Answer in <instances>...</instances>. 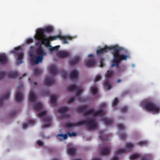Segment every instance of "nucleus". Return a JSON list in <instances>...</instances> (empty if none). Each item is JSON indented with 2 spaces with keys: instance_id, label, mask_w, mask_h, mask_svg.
<instances>
[{
  "instance_id": "1",
  "label": "nucleus",
  "mask_w": 160,
  "mask_h": 160,
  "mask_svg": "<svg viewBox=\"0 0 160 160\" xmlns=\"http://www.w3.org/2000/svg\"><path fill=\"white\" fill-rule=\"evenodd\" d=\"M109 51H112V53L114 57L111 67H116L118 68L120 62V48L117 45L106 46L103 48L98 49L97 51V55H100Z\"/></svg>"
},
{
  "instance_id": "2",
  "label": "nucleus",
  "mask_w": 160,
  "mask_h": 160,
  "mask_svg": "<svg viewBox=\"0 0 160 160\" xmlns=\"http://www.w3.org/2000/svg\"><path fill=\"white\" fill-rule=\"evenodd\" d=\"M53 31V28L50 26H48L45 28L41 29H38L37 30V35L36 38L39 40H41L43 43L46 47L50 46V42L49 38L44 34L45 32H51Z\"/></svg>"
},
{
  "instance_id": "3",
  "label": "nucleus",
  "mask_w": 160,
  "mask_h": 160,
  "mask_svg": "<svg viewBox=\"0 0 160 160\" xmlns=\"http://www.w3.org/2000/svg\"><path fill=\"white\" fill-rule=\"evenodd\" d=\"M84 124H87L88 128L90 130H93L97 128L96 121L92 118L86 119L75 123L67 122L65 125L68 128H70L72 127L79 126Z\"/></svg>"
},
{
  "instance_id": "4",
  "label": "nucleus",
  "mask_w": 160,
  "mask_h": 160,
  "mask_svg": "<svg viewBox=\"0 0 160 160\" xmlns=\"http://www.w3.org/2000/svg\"><path fill=\"white\" fill-rule=\"evenodd\" d=\"M46 52L40 46L36 50L35 55H33L32 52L30 53V57L31 63L36 64L42 63L43 59V57L46 56Z\"/></svg>"
},
{
  "instance_id": "5",
  "label": "nucleus",
  "mask_w": 160,
  "mask_h": 160,
  "mask_svg": "<svg viewBox=\"0 0 160 160\" xmlns=\"http://www.w3.org/2000/svg\"><path fill=\"white\" fill-rule=\"evenodd\" d=\"M47 112L46 111H44L38 113V116L39 117H44L43 121L46 123L42 126V128L49 127L51 124L52 118L50 116H46Z\"/></svg>"
},
{
  "instance_id": "6",
  "label": "nucleus",
  "mask_w": 160,
  "mask_h": 160,
  "mask_svg": "<svg viewBox=\"0 0 160 160\" xmlns=\"http://www.w3.org/2000/svg\"><path fill=\"white\" fill-rule=\"evenodd\" d=\"M144 108L148 111L154 112L156 113H158L160 110L159 108L153 102H146L144 104Z\"/></svg>"
},
{
  "instance_id": "7",
  "label": "nucleus",
  "mask_w": 160,
  "mask_h": 160,
  "mask_svg": "<svg viewBox=\"0 0 160 160\" xmlns=\"http://www.w3.org/2000/svg\"><path fill=\"white\" fill-rule=\"evenodd\" d=\"M14 50H12L10 51L12 53H16L18 54L17 58L18 62L17 64L18 65L23 62L22 59L23 58V54L22 52V49L21 47L15 48Z\"/></svg>"
},
{
  "instance_id": "8",
  "label": "nucleus",
  "mask_w": 160,
  "mask_h": 160,
  "mask_svg": "<svg viewBox=\"0 0 160 160\" xmlns=\"http://www.w3.org/2000/svg\"><path fill=\"white\" fill-rule=\"evenodd\" d=\"M103 113V111L102 109H99L96 112H95L94 109H90L83 112V115L85 117L90 115L91 114H92L94 116L96 117L98 116H101Z\"/></svg>"
},
{
  "instance_id": "9",
  "label": "nucleus",
  "mask_w": 160,
  "mask_h": 160,
  "mask_svg": "<svg viewBox=\"0 0 160 160\" xmlns=\"http://www.w3.org/2000/svg\"><path fill=\"white\" fill-rule=\"evenodd\" d=\"M113 75V72L109 70H108L105 75L106 80L104 82V85L105 88L108 90L110 89L111 88V85L109 80L110 79L112 78Z\"/></svg>"
},
{
  "instance_id": "10",
  "label": "nucleus",
  "mask_w": 160,
  "mask_h": 160,
  "mask_svg": "<svg viewBox=\"0 0 160 160\" xmlns=\"http://www.w3.org/2000/svg\"><path fill=\"white\" fill-rule=\"evenodd\" d=\"M130 58L129 52L128 50L123 47H121V62L126 61Z\"/></svg>"
},
{
  "instance_id": "11",
  "label": "nucleus",
  "mask_w": 160,
  "mask_h": 160,
  "mask_svg": "<svg viewBox=\"0 0 160 160\" xmlns=\"http://www.w3.org/2000/svg\"><path fill=\"white\" fill-rule=\"evenodd\" d=\"M68 108L67 107H63L59 108L58 109V112L59 113L62 114V118H69V115L68 114L65 113V112L68 111Z\"/></svg>"
},
{
  "instance_id": "12",
  "label": "nucleus",
  "mask_w": 160,
  "mask_h": 160,
  "mask_svg": "<svg viewBox=\"0 0 160 160\" xmlns=\"http://www.w3.org/2000/svg\"><path fill=\"white\" fill-rule=\"evenodd\" d=\"M111 150V148L109 145L104 144V147L101 149L100 153L102 155H107L109 154Z\"/></svg>"
},
{
  "instance_id": "13",
  "label": "nucleus",
  "mask_w": 160,
  "mask_h": 160,
  "mask_svg": "<svg viewBox=\"0 0 160 160\" xmlns=\"http://www.w3.org/2000/svg\"><path fill=\"white\" fill-rule=\"evenodd\" d=\"M50 41H53L57 39L58 38H59L60 39H63V42L64 43H68V42L67 40V39H71V37L69 36H62L60 35H58L53 37H51L49 38Z\"/></svg>"
},
{
  "instance_id": "14",
  "label": "nucleus",
  "mask_w": 160,
  "mask_h": 160,
  "mask_svg": "<svg viewBox=\"0 0 160 160\" xmlns=\"http://www.w3.org/2000/svg\"><path fill=\"white\" fill-rule=\"evenodd\" d=\"M126 149L121 148V155L122 153L127 152H130L134 147V144L131 142H127L125 144Z\"/></svg>"
},
{
  "instance_id": "15",
  "label": "nucleus",
  "mask_w": 160,
  "mask_h": 160,
  "mask_svg": "<svg viewBox=\"0 0 160 160\" xmlns=\"http://www.w3.org/2000/svg\"><path fill=\"white\" fill-rule=\"evenodd\" d=\"M55 80L54 79L51 77H46L44 81V84L47 86L52 85L54 84Z\"/></svg>"
},
{
  "instance_id": "16",
  "label": "nucleus",
  "mask_w": 160,
  "mask_h": 160,
  "mask_svg": "<svg viewBox=\"0 0 160 160\" xmlns=\"http://www.w3.org/2000/svg\"><path fill=\"white\" fill-rule=\"evenodd\" d=\"M78 89V90L77 91L75 95V97L78 98V100L81 102H84L86 101L87 100L86 98H83L80 97L82 91V88H80L79 89Z\"/></svg>"
},
{
  "instance_id": "17",
  "label": "nucleus",
  "mask_w": 160,
  "mask_h": 160,
  "mask_svg": "<svg viewBox=\"0 0 160 160\" xmlns=\"http://www.w3.org/2000/svg\"><path fill=\"white\" fill-rule=\"evenodd\" d=\"M58 68L54 64L50 66L49 67V72L52 75H54L59 72Z\"/></svg>"
},
{
  "instance_id": "18",
  "label": "nucleus",
  "mask_w": 160,
  "mask_h": 160,
  "mask_svg": "<svg viewBox=\"0 0 160 160\" xmlns=\"http://www.w3.org/2000/svg\"><path fill=\"white\" fill-rule=\"evenodd\" d=\"M70 78L76 80L78 78V72L76 70H74L72 71L69 74Z\"/></svg>"
},
{
  "instance_id": "19",
  "label": "nucleus",
  "mask_w": 160,
  "mask_h": 160,
  "mask_svg": "<svg viewBox=\"0 0 160 160\" xmlns=\"http://www.w3.org/2000/svg\"><path fill=\"white\" fill-rule=\"evenodd\" d=\"M8 61L7 57L4 54H0V65H3L6 64Z\"/></svg>"
},
{
  "instance_id": "20",
  "label": "nucleus",
  "mask_w": 160,
  "mask_h": 160,
  "mask_svg": "<svg viewBox=\"0 0 160 160\" xmlns=\"http://www.w3.org/2000/svg\"><path fill=\"white\" fill-rule=\"evenodd\" d=\"M10 95V92H8L0 98V107L2 106L3 100L8 99L9 98Z\"/></svg>"
},
{
  "instance_id": "21",
  "label": "nucleus",
  "mask_w": 160,
  "mask_h": 160,
  "mask_svg": "<svg viewBox=\"0 0 160 160\" xmlns=\"http://www.w3.org/2000/svg\"><path fill=\"white\" fill-rule=\"evenodd\" d=\"M70 55L69 52L61 51L58 53L57 55L58 57L63 58L68 57Z\"/></svg>"
},
{
  "instance_id": "22",
  "label": "nucleus",
  "mask_w": 160,
  "mask_h": 160,
  "mask_svg": "<svg viewBox=\"0 0 160 160\" xmlns=\"http://www.w3.org/2000/svg\"><path fill=\"white\" fill-rule=\"evenodd\" d=\"M80 59V57L79 56H76L69 62V63L71 65H75L79 62Z\"/></svg>"
},
{
  "instance_id": "23",
  "label": "nucleus",
  "mask_w": 160,
  "mask_h": 160,
  "mask_svg": "<svg viewBox=\"0 0 160 160\" xmlns=\"http://www.w3.org/2000/svg\"><path fill=\"white\" fill-rule=\"evenodd\" d=\"M15 100L16 102H19L23 99L22 94L19 91H18L16 93L15 96Z\"/></svg>"
},
{
  "instance_id": "24",
  "label": "nucleus",
  "mask_w": 160,
  "mask_h": 160,
  "mask_svg": "<svg viewBox=\"0 0 160 160\" xmlns=\"http://www.w3.org/2000/svg\"><path fill=\"white\" fill-rule=\"evenodd\" d=\"M33 107L35 110L38 111L42 109V105L41 102H37L33 105Z\"/></svg>"
},
{
  "instance_id": "25",
  "label": "nucleus",
  "mask_w": 160,
  "mask_h": 160,
  "mask_svg": "<svg viewBox=\"0 0 160 160\" xmlns=\"http://www.w3.org/2000/svg\"><path fill=\"white\" fill-rule=\"evenodd\" d=\"M67 152L68 155L73 156L76 154L75 149L74 148H69L67 149Z\"/></svg>"
},
{
  "instance_id": "26",
  "label": "nucleus",
  "mask_w": 160,
  "mask_h": 160,
  "mask_svg": "<svg viewBox=\"0 0 160 160\" xmlns=\"http://www.w3.org/2000/svg\"><path fill=\"white\" fill-rule=\"evenodd\" d=\"M29 100L31 102H34L36 99L35 93L31 91L28 97Z\"/></svg>"
},
{
  "instance_id": "27",
  "label": "nucleus",
  "mask_w": 160,
  "mask_h": 160,
  "mask_svg": "<svg viewBox=\"0 0 160 160\" xmlns=\"http://www.w3.org/2000/svg\"><path fill=\"white\" fill-rule=\"evenodd\" d=\"M7 76L10 78H13L18 77V74L17 71H10L7 74Z\"/></svg>"
},
{
  "instance_id": "28",
  "label": "nucleus",
  "mask_w": 160,
  "mask_h": 160,
  "mask_svg": "<svg viewBox=\"0 0 160 160\" xmlns=\"http://www.w3.org/2000/svg\"><path fill=\"white\" fill-rule=\"evenodd\" d=\"M96 62L94 59H90L86 61V66L87 67L92 66L95 65Z\"/></svg>"
},
{
  "instance_id": "29",
  "label": "nucleus",
  "mask_w": 160,
  "mask_h": 160,
  "mask_svg": "<svg viewBox=\"0 0 160 160\" xmlns=\"http://www.w3.org/2000/svg\"><path fill=\"white\" fill-rule=\"evenodd\" d=\"M78 87L74 85H69L68 87V90L69 92H72L78 89Z\"/></svg>"
},
{
  "instance_id": "30",
  "label": "nucleus",
  "mask_w": 160,
  "mask_h": 160,
  "mask_svg": "<svg viewBox=\"0 0 160 160\" xmlns=\"http://www.w3.org/2000/svg\"><path fill=\"white\" fill-rule=\"evenodd\" d=\"M104 122L106 125H111L113 122V119L112 118H105L104 119Z\"/></svg>"
},
{
  "instance_id": "31",
  "label": "nucleus",
  "mask_w": 160,
  "mask_h": 160,
  "mask_svg": "<svg viewBox=\"0 0 160 160\" xmlns=\"http://www.w3.org/2000/svg\"><path fill=\"white\" fill-rule=\"evenodd\" d=\"M88 107L86 105H83L82 106L78 107L76 108V110L78 112H81L87 109Z\"/></svg>"
},
{
  "instance_id": "32",
  "label": "nucleus",
  "mask_w": 160,
  "mask_h": 160,
  "mask_svg": "<svg viewBox=\"0 0 160 160\" xmlns=\"http://www.w3.org/2000/svg\"><path fill=\"white\" fill-rule=\"evenodd\" d=\"M90 90L92 94L93 95H95L97 93L98 88L96 86L92 87L90 88Z\"/></svg>"
},
{
  "instance_id": "33",
  "label": "nucleus",
  "mask_w": 160,
  "mask_h": 160,
  "mask_svg": "<svg viewBox=\"0 0 160 160\" xmlns=\"http://www.w3.org/2000/svg\"><path fill=\"white\" fill-rule=\"evenodd\" d=\"M104 131L103 130H101L99 132V133L100 134L99 138L102 141L107 140L108 138V137L106 138L102 136V135L104 134Z\"/></svg>"
},
{
  "instance_id": "34",
  "label": "nucleus",
  "mask_w": 160,
  "mask_h": 160,
  "mask_svg": "<svg viewBox=\"0 0 160 160\" xmlns=\"http://www.w3.org/2000/svg\"><path fill=\"white\" fill-rule=\"evenodd\" d=\"M57 137L58 138L59 137H61L62 138L59 139L60 141H62L63 139H66L68 138V135L67 134H58L57 135Z\"/></svg>"
},
{
  "instance_id": "35",
  "label": "nucleus",
  "mask_w": 160,
  "mask_h": 160,
  "mask_svg": "<svg viewBox=\"0 0 160 160\" xmlns=\"http://www.w3.org/2000/svg\"><path fill=\"white\" fill-rule=\"evenodd\" d=\"M47 47L50 48L49 50L50 52H52V51H57L60 48V46L59 45H57L54 47H52L50 45V46Z\"/></svg>"
},
{
  "instance_id": "36",
  "label": "nucleus",
  "mask_w": 160,
  "mask_h": 160,
  "mask_svg": "<svg viewBox=\"0 0 160 160\" xmlns=\"http://www.w3.org/2000/svg\"><path fill=\"white\" fill-rule=\"evenodd\" d=\"M120 154V148H119L116 152L115 156L111 158L110 160H118V155Z\"/></svg>"
},
{
  "instance_id": "37",
  "label": "nucleus",
  "mask_w": 160,
  "mask_h": 160,
  "mask_svg": "<svg viewBox=\"0 0 160 160\" xmlns=\"http://www.w3.org/2000/svg\"><path fill=\"white\" fill-rule=\"evenodd\" d=\"M140 156V155L138 153H135L130 156L129 158L130 160H134Z\"/></svg>"
},
{
  "instance_id": "38",
  "label": "nucleus",
  "mask_w": 160,
  "mask_h": 160,
  "mask_svg": "<svg viewBox=\"0 0 160 160\" xmlns=\"http://www.w3.org/2000/svg\"><path fill=\"white\" fill-rule=\"evenodd\" d=\"M57 97L55 96H52L50 98V102L53 104H54L56 103Z\"/></svg>"
},
{
  "instance_id": "39",
  "label": "nucleus",
  "mask_w": 160,
  "mask_h": 160,
  "mask_svg": "<svg viewBox=\"0 0 160 160\" xmlns=\"http://www.w3.org/2000/svg\"><path fill=\"white\" fill-rule=\"evenodd\" d=\"M118 102V99L117 98H115L112 103V107L113 108L115 109V108L117 105Z\"/></svg>"
},
{
  "instance_id": "40",
  "label": "nucleus",
  "mask_w": 160,
  "mask_h": 160,
  "mask_svg": "<svg viewBox=\"0 0 160 160\" xmlns=\"http://www.w3.org/2000/svg\"><path fill=\"white\" fill-rule=\"evenodd\" d=\"M60 72L61 73L62 76L64 79H65L67 76V73L66 71L64 70H62Z\"/></svg>"
},
{
  "instance_id": "41",
  "label": "nucleus",
  "mask_w": 160,
  "mask_h": 160,
  "mask_svg": "<svg viewBox=\"0 0 160 160\" xmlns=\"http://www.w3.org/2000/svg\"><path fill=\"white\" fill-rule=\"evenodd\" d=\"M148 142L146 141H139L137 143V144L140 146L146 145L148 144Z\"/></svg>"
},
{
  "instance_id": "42",
  "label": "nucleus",
  "mask_w": 160,
  "mask_h": 160,
  "mask_svg": "<svg viewBox=\"0 0 160 160\" xmlns=\"http://www.w3.org/2000/svg\"><path fill=\"white\" fill-rule=\"evenodd\" d=\"M127 134L125 132L121 133V138L122 140H125L127 137Z\"/></svg>"
},
{
  "instance_id": "43",
  "label": "nucleus",
  "mask_w": 160,
  "mask_h": 160,
  "mask_svg": "<svg viewBox=\"0 0 160 160\" xmlns=\"http://www.w3.org/2000/svg\"><path fill=\"white\" fill-rule=\"evenodd\" d=\"M128 110V108L126 106H124L121 108V111L123 113L126 112Z\"/></svg>"
},
{
  "instance_id": "44",
  "label": "nucleus",
  "mask_w": 160,
  "mask_h": 160,
  "mask_svg": "<svg viewBox=\"0 0 160 160\" xmlns=\"http://www.w3.org/2000/svg\"><path fill=\"white\" fill-rule=\"evenodd\" d=\"M6 75V73L4 72H0V80L3 78Z\"/></svg>"
},
{
  "instance_id": "45",
  "label": "nucleus",
  "mask_w": 160,
  "mask_h": 160,
  "mask_svg": "<svg viewBox=\"0 0 160 160\" xmlns=\"http://www.w3.org/2000/svg\"><path fill=\"white\" fill-rule=\"evenodd\" d=\"M50 92L48 90H46L43 91L42 95L45 96H48L49 95Z\"/></svg>"
},
{
  "instance_id": "46",
  "label": "nucleus",
  "mask_w": 160,
  "mask_h": 160,
  "mask_svg": "<svg viewBox=\"0 0 160 160\" xmlns=\"http://www.w3.org/2000/svg\"><path fill=\"white\" fill-rule=\"evenodd\" d=\"M75 98L74 97H72L69 98L67 101L68 104L71 103L73 102L75 100Z\"/></svg>"
},
{
  "instance_id": "47",
  "label": "nucleus",
  "mask_w": 160,
  "mask_h": 160,
  "mask_svg": "<svg viewBox=\"0 0 160 160\" xmlns=\"http://www.w3.org/2000/svg\"><path fill=\"white\" fill-rule=\"evenodd\" d=\"M101 78V76L100 75L96 76L94 79V82H96L100 80Z\"/></svg>"
},
{
  "instance_id": "48",
  "label": "nucleus",
  "mask_w": 160,
  "mask_h": 160,
  "mask_svg": "<svg viewBox=\"0 0 160 160\" xmlns=\"http://www.w3.org/2000/svg\"><path fill=\"white\" fill-rule=\"evenodd\" d=\"M35 70V72H34V74L35 75H39L41 74V72L38 69H34Z\"/></svg>"
},
{
  "instance_id": "49",
  "label": "nucleus",
  "mask_w": 160,
  "mask_h": 160,
  "mask_svg": "<svg viewBox=\"0 0 160 160\" xmlns=\"http://www.w3.org/2000/svg\"><path fill=\"white\" fill-rule=\"evenodd\" d=\"M33 42V40L32 38H29L27 39L26 41V43L27 44H30Z\"/></svg>"
},
{
  "instance_id": "50",
  "label": "nucleus",
  "mask_w": 160,
  "mask_h": 160,
  "mask_svg": "<svg viewBox=\"0 0 160 160\" xmlns=\"http://www.w3.org/2000/svg\"><path fill=\"white\" fill-rule=\"evenodd\" d=\"M68 135L69 137L76 136L77 135V133L75 132H68Z\"/></svg>"
},
{
  "instance_id": "51",
  "label": "nucleus",
  "mask_w": 160,
  "mask_h": 160,
  "mask_svg": "<svg viewBox=\"0 0 160 160\" xmlns=\"http://www.w3.org/2000/svg\"><path fill=\"white\" fill-rule=\"evenodd\" d=\"M126 69V68L124 65H121V72L125 71Z\"/></svg>"
},
{
  "instance_id": "52",
  "label": "nucleus",
  "mask_w": 160,
  "mask_h": 160,
  "mask_svg": "<svg viewBox=\"0 0 160 160\" xmlns=\"http://www.w3.org/2000/svg\"><path fill=\"white\" fill-rule=\"evenodd\" d=\"M37 143L39 146H42L43 145V142L40 140H38Z\"/></svg>"
},
{
  "instance_id": "53",
  "label": "nucleus",
  "mask_w": 160,
  "mask_h": 160,
  "mask_svg": "<svg viewBox=\"0 0 160 160\" xmlns=\"http://www.w3.org/2000/svg\"><path fill=\"white\" fill-rule=\"evenodd\" d=\"M34 121L32 120H29L28 122V125H32L34 124Z\"/></svg>"
},
{
  "instance_id": "54",
  "label": "nucleus",
  "mask_w": 160,
  "mask_h": 160,
  "mask_svg": "<svg viewBox=\"0 0 160 160\" xmlns=\"http://www.w3.org/2000/svg\"><path fill=\"white\" fill-rule=\"evenodd\" d=\"M103 59L102 58L100 59V66L101 67H103L104 65V64L103 63Z\"/></svg>"
},
{
  "instance_id": "55",
  "label": "nucleus",
  "mask_w": 160,
  "mask_h": 160,
  "mask_svg": "<svg viewBox=\"0 0 160 160\" xmlns=\"http://www.w3.org/2000/svg\"><path fill=\"white\" fill-rule=\"evenodd\" d=\"M17 114V112L16 111H13L10 113V115L13 117H14Z\"/></svg>"
},
{
  "instance_id": "56",
  "label": "nucleus",
  "mask_w": 160,
  "mask_h": 160,
  "mask_svg": "<svg viewBox=\"0 0 160 160\" xmlns=\"http://www.w3.org/2000/svg\"><path fill=\"white\" fill-rule=\"evenodd\" d=\"M125 127L124 125L122 124L121 123V130H124L125 129Z\"/></svg>"
},
{
  "instance_id": "57",
  "label": "nucleus",
  "mask_w": 160,
  "mask_h": 160,
  "mask_svg": "<svg viewBox=\"0 0 160 160\" xmlns=\"http://www.w3.org/2000/svg\"><path fill=\"white\" fill-rule=\"evenodd\" d=\"M129 93V92L128 91H125V92H123L122 94V96L124 97L125 96V95L126 94H128Z\"/></svg>"
},
{
  "instance_id": "58",
  "label": "nucleus",
  "mask_w": 160,
  "mask_h": 160,
  "mask_svg": "<svg viewBox=\"0 0 160 160\" xmlns=\"http://www.w3.org/2000/svg\"><path fill=\"white\" fill-rule=\"evenodd\" d=\"M106 106V104L105 103H102L100 105V107L101 108L105 107Z\"/></svg>"
},
{
  "instance_id": "59",
  "label": "nucleus",
  "mask_w": 160,
  "mask_h": 160,
  "mask_svg": "<svg viewBox=\"0 0 160 160\" xmlns=\"http://www.w3.org/2000/svg\"><path fill=\"white\" fill-rule=\"evenodd\" d=\"M28 127V124L26 123H24L23 124L22 127L24 129L26 128H27Z\"/></svg>"
},
{
  "instance_id": "60",
  "label": "nucleus",
  "mask_w": 160,
  "mask_h": 160,
  "mask_svg": "<svg viewBox=\"0 0 160 160\" xmlns=\"http://www.w3.org/2000/svg\"><path fill=\"white\" fill-rule=\"evenodd\" d=\"M33 84L35 86H36L38 85V83L36 82H33Z\"/></svg>"
},
{
  "instance_id": "61",
  "label": "nucleus",
  "mask_w": 160,
  "mask_h": 160,
  "mask_svg": "<svg viewBox=\"0 0 160 160\" xmlns=\"http://www.w3.org/2000/svg\"><path fill=\"white\" fill-rule=\"evenodd\" d=\"M93 56V55L92 54H90L89 55H88V57H92Z\"/></svg>"
},
{
  "instance_id": "62",
  "label": "nucleus",
  "mask_w": 160,
  "mask_h": 160,
  "mask_svg": "<svg viewBox=\"0 0 160 160\" xmlns=\"http://www.w3.org/2000/svg\"><path fill=\"white\" fill-rule=\"evenodd\" d=\"M118 128L119 129H120V124H118Z\"/></svg>"
},
{
  "instance_id": "63",
  "label": "nucleus",
  "mask_w": 160,
  "mask_h": 160,
  "mask_svg": "<svg viewBox=\"0 0 160 160\" xmlns=\"http://www.w3.org/2000/svg\"><path fill=\"white\" fill-rule=\"evenodd\" d=\"M118 82H120V79H119L117 81Z\"/></svg>"
},
{
  "instance_id": "64",
  "label": "nucleus",
  "mask_w": 160,
  "mask_h": 160,
  "mask_svg": "<svg viewBox=\"0 0 160 160\" xmlns=\"http://www.w3.org/2000/svg\"><path fill=\"white\" fill-rule=\"evenodd\" d=\"M92 160H100V159H93Z\"/></svg>"
}]
</instances>
